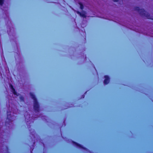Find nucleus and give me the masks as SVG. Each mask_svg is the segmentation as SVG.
<instances>
[{"label":"nucleus","mask_w":153,"mask_h":153,"mask_svg":"<svg viewBox=\"0 0 153 153\" xmlns=\"http://www.w3.org/2000/svg\"><path fill=\"white\" fill-rule=\"evenodd\" d=\"M114 1H117L118 0H113Z\"/></svg>","instance_id":"obj_11"},{"label":"nucleus","mask_w":153,"mask_h":153,"mask_svg":"<svg viewBox=\"0 0 153 153\" xmlns=\"http://www.w3.org/2000/svg\"><path fill=\"white\" fill-rule=\"evenodd\" d=\"M10 88H11V89L12 90V91L13 94L14 95L18 96V95L17 94V93L15 91V90L13 88L12 85H10Z\"/></svg>","instance_id":"obj_4"},{"label":"nucleus","mask_w":153,"mask_h":153,"mask_svg":"<svg viewBox=\"0 0 153 153\" xmlns=\"http://www.w3.org/2000/svg\"><path fill=\"white\" fill-rule=\"evenodd\" d=\"M11 113L12 112H10V110L9 109L7 111V120L10 121H12L15 118L13 115L11 116Z\"/></svg>","instance_id":"obj_2"},{"label":"nucleus","mask_w":153,"mask_h":153,"mask_svg":"<svg viewBox=\"0 0 153 153\" xmlns=\"http://www.w3.org/2000/svg\"><path fill=\"white\" fill-rule=\"evenodd\" d=\"M77 13L79 14L81 16H82V17H85V14H82V13H81L79 12H78L77 11Z\"/></svg>","instance_id":"obj_7"},{"label":"nucleus","mask_w":153,"mask_h":153,"mask_svg":"<svg viewBox=\"0 0 153 153\" xmlns=\"http://www.w3.org/2000/svg\"><path fill=\"white\" fill-rule=\"evenodd\" d=\"M20 99L21 100H24V98L23 97H20Z\"/></svg>","instance_id":"obj_10"},{"label":"nucleus","mask_w":153,"mask_h":153,"mask_svg":"<svg viewBox=\"0 0 153 153\" xmlns=\"http://www.w3.org/2000/svg\"><path fill=\"white\" fill-rule=\"evenodd\" d=\"M25 120H26V121H27V124L28 125V123H29V121H28V118H29L30 119V115L29 114H27L26 116H25Z\"/></svg>","instance_id":"obj_5"},{"label":"nucleus","mask_w":153,"mask_h":153,"mask_svg":"<svg viewBox=\"0 0 153 153\" xmlns=\"http://www.w3.org/2000/svg\"><path fill=\"white\" fill-rule=\"evenodd\" d=\"M73 144L75 146H76L77 147L80 148H82V146L81 145L78 144V143H77L73 142Z\"/></svg>","instance_id":"obj_6"},{"label":"nucleus","mask_w":153,"mask_h":153,"mask_svg":"<svg viewBox=\"0 0 153 153\" xmlns=\"http://www.w3.org/2000/svg\"><path fill=\"white\" fill-rule=\"evenodd\" d=\"M105 79L104 80V84L106 85L108 84L109 82V78L108 76H104Z\"/></svg>","instance_id":"obj_3"},{"label":"nucleus","mask_w":153,"mask_h":153,"mask_svg":"<svg viewBox=\"0 0 153 153\" xmlns=\"http://www.w3.org/2000/svg\"><path fill=\"white\" fill-rule=\"evenodd\" d=\"M30 95L31 98L34 101V110L38 112L39 111V106L35 96L32 93H30Z\"/></svg>","instance_id":"obj_1"},{"label":"nucleus","mask_w":153,"mask_h":153,"mask_svg":"<svg viewBox=\"0 0 153 153\" xmlns=\"http://www.w3.org/2000/svg\"><path fill=\"white\" fill-rule=\"evenodd\" d=\"M80 8L81 9H82L83 8V6L82 4H80Z\"/></svg>","instance_id":"obj_9"},{"label":"nucleus","mask_w":153,"mask_h":153,"mask_svg":"<svg viewBox=\"0 0 153 153\" xmlns=\"http://www.w3.org/2000/svg\"><path fill=\"white\" fill-rule=\"evenodd\" d=\"M3 2V0H0V5H2Z\"/></svg>","instance_id":"obj_8"}]
</instances>
